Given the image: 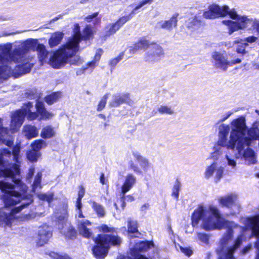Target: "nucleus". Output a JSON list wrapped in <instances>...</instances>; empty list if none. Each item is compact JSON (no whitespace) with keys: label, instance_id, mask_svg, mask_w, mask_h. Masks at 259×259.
I'll return each instance as SVG.
<instances>
[{"label":"nucleus","instance_id":"obj_1","mask_svg":"<svg viewBox=\"0 0 259 259\" xmlns=\"http://www.w3.org/2000/svg\"><path fill=\"white\" fill-rule=\"evenodd\" d=\"M200 222L201 228L207 231L221 229L223 225L227 229L220 240L217 253L218 259H234V252L246 238V227L222 220L219 208L212 204L200 205L194 210L192 216V226L197 227Z\"/></svg>","mask_w":259,"mask_h":259},{"label":"nucleus","instance_id":"obj_2","mask_svg":"<svg viewBox=\"0 0 259 259\" xmlns=\"http://www.w3.org/2000/svg\"><path fill=\"white\" fill-rule=\"evenodd\" d=\"M36 46V40L29 39L15 45L7 43L0 46V78L6 79L11 76L17 77L29 72L30 63L27 52Z\"/></svg>","mask_w":259,"mask_h":259},{"label":"nucleus","instance_id":"obj_3","mask_svg":"<svg viewBox=\"0 0 259 259\" xmlns=\"http://www.w3.org/2000/svg\"><path fill=\"white\" fill-rule=\"evenodd\" d=\"M73 33V36L68 39L66 44L54 52L51 56L50 64L54 68H62L67 63L79 65L83 62L80 57L75 55L78 50V44L81 38L78 24L74 25Z\"/></svg>","mask_w":259,"mask_h":259},{"label":"nucleus","instance_id":"obj_4","mask_svg":"<svg viewBox=\"0 0 259 259\" xmlns=\"http://www.w3.org/2000/svg\"><path fill=\"white\" fill-rule=\"evenodd\" d=\"M216 131L218 132V141L212 148V157L220 159L223 162L227 161L229 165H235V160L231 156L229 150L237 149L238 142L236 140H231V127L224 123H217Z\"/></svg>","mask_w":259,"mask_h":259},{"label":"nucleus","instance_id":"obj_5","mask_svg":"<svg viewBox=\"0 0 259 259\" xmlns=\"http://www.w3.org/2000/svg\"><path fill=\"white\" fill-rule=\"evenodd\" d=\"M39 113L40 115L39 120L47 119L52 118L53 114L46 110L42 102L37 100L34 107L30 102L24 104L21 109L16 110L11 116L10 130L12 133L18 131L24 120L26 116L27 119L33 120L38 117Z\"/></svg>","mask_w":259,"mask_h":259},{"label":"nucleus","instance_id":"obj_6","mask_svg":"<svg viewBox=\"0 0 259 259\" xmlns=\"http://www.w3.org/2000/svg\"><path fill=\"white\" fill-rule=\"evenodd\" d=\"M20 147L16 146L12 153L7 149H3L0 153V166L3 169H0V177L4 176L11 178H20L19 161Z\"/></svg>","mask_w":259,"mask_h":259},{"label":"nucleus","instance_id":"obj_7","mask_svg":"<svg viewBox=\"0 0 259 259\" xmlns=\"http://www.w3.org/2000/svg\"><path fill=\"white\" fill-rule=\"evenodd\" d=\"M100 230L104 232L112 233L113 234L99 235L95 239L96 245L92 249L93 252L96 257L99 258L106 255L110 245H119L121 242L120 238L114 234L113 228L103 225L100 227Z\"/></svg>","mask_w":259,"mask_h":259},{"label":"nucleus","instance_id":"obj_8","mask_svg":"<svg viewBox=\"0 0 259 259\" xmlns=\"http://www.w3.org/2000/svg\"><path fill=\"white\" fill-rule=\"evenodd\" d=\"M231 125V140L232 142L237 140V149L240 151L244 145L250 144V141L248 140L247 134H245L247 128L245 118L241 116L233 119Z\"/></svg>","mask_w":259,"mask_h":259},{"label":"nucleus","instance_id":"obj_9","mask_svg":"<svg viewBox=\"0 0 259 259\" xmlns=\"http://www.w3.org/2000/svg\"><path fill=\"white\" fill-rule=\"evenodd\" d=\"M210 158L213 160V162L206 167L204 172V177L206 179H209L213 177L214 181L218 182L223 177L226 166L230 167L233 169H236L237 162L235 161V165H231L228 161L223 162L220 159H215L212 157V152L210 154Z\"/></svg>","mask_w":259,"mask_h":259},{"label":"nucleus","instance_id":"obj_10","mask_svg":"<svg viewBox=\"0 0 259 259\" xmlns=\"http://www.w3.org/2000/svg\"><path fill=\"white\" fill-rule=\"evenodd\" d=\"M223 23L227 27L229 34L239 30H244L250 25H252L259 34V21L246 16L238 15L236 21L225 20L223 21Z\"/></svg>","mask_w":259,"mask_h":259},{"label":"nucleus","instance_id":"obj_11","mask_svg":"<svg viewBox=\"0 0 259 259\" xmlns=\"http://www.w3.org/2000/svg\"><path fill=\"white\" fill-rule=\"evenodd\" d=\"M56 217L58 220V229L60 233L66 238L73 239L75 236L76 232L70 223L67 221V206L60 212H57Z\"/></svg>","mask_w":259,"mask_h":259},{"label":"nucleus","instance_id":"obj_12","mask_svg":"<svg viewBox=\"0 0 259 259\" xmlns=\"http://www.w3.org/2000/svg\"><path fill=\"white\" fill-rule=\"evenodd\" d=\"M256 144V141H253L251 143L248 145H244L242 149L239 151L238 149H236L238 153L235 154V157L232 155V157L235 159H241L244 162L246 165H254L257 162V153L252 150L250 147L254 146Z\"/></svg>","mask_w":259,"mask_h":259},{"label":"nucleus","instance_id":"obj_13","mask_svg":"<svg viewBox=\"0 0 259 259\" xmlns=\"http://www.w3.org/2000/svg\"><path fill=\"white\" fill-rule=\"evenodd\" d=\"M132 154L140 167L133 161H131L129 162L130 168L137 174H146L151 167V163L149 160L137 151H133Z\"/></svg>","mask_w":259,"mask_h":259},{"label":"nucleus","instance_id":"obj_14","mask_svg":"<svg viewBox=\"0 0 259 259\" xmlns=\"http://www.w3.org/2000/svg\"><path fill=\"white\" fill-rule=\"evenodd\" d=\"M137 178L134 174L129 173L125 176L123 183L121 187V197L119 200L114 203V205L116 209L118 208V205H120L122 209L124 208L123 201L124 194L135 186Z\"/></svg>","mask_w":259,"mask_h":259},{"label":"nucleus","instance_id":"obj_15","mask_svg":"<svg viewBox=\"0 0 259 259\" xmlns=\"http://www.w3.org/2000/svg\"><path fill=\"white\" fill-rule=\"evenodd\" d=\"M242 223L246 227L247 232L251 231V236L257 238L255 243L257 252H259V214L250 218H244L241 219Z\"/></svg>","mask_w":259,"mask_h":259},{"label":"nucleus","instance_id":"obj_16","mask_svg":"<svg viewBox=\"0 0 259 259\" xmlns=\"http://www.w3.org/2000/svg\"><path fill=\"white\" fill-rule=\"evenodd\" d=\"M153 247V243L149 241H141L136 243L133 248L131 249V256L123 257L122 259H148L141 255V252L147 251Z\"/></svg>","mask_w":259,"mask_h":259},{"label":"nucleus","instance_id":"obj_17","mask_svg":"<svg viewBox=\"0 0 259 259\" xmlns=\"http://www.w3.org/2000/svg\"><path fill=\"white\" fill-rule=\"evenodd\" d=\"M212 57L214 61V64L215 67L224 71H226L228 67L240 63L241 62L240 59L229 61L223 54L217 52H215L212 54Z\"/></svg>","mask_w":259,"mask_h":259},{"label":"nucleus","instance_id":"obj_18","mask_svg":"<svg viewBox=\"0 0 259 259\" xmlns=\"http://www.w3.org/2000/svg\"><path fill=\"white\" fill-rule=\"evenodd\" d=\"M209 8L217 17H224L229 15L232 19L231 20L236 21L238 16V14L234 9L230 10L227 6L220 7L218 5L212 4L209 7Z\"/></svg>","mask_w":259,"mask_h":259},{"label":"nucleus","instance_id":"obj_19","mask_svg":"<svg viewBox=\"0 0 259 259\" xmlns=\"http://www.w3.org/2000/svg\"><path fill=\"white\" fill-rule=\"evenodd\" d=\"M238 196L235 194H230L219 199L221 205L231 208L233 213H239L240 211V204L238 202Z\"/></svg>","mask_w":259,"mask_h":259},{"label":"nucleus","instance_id":"obj_20","mask_svg":"<svg viewBox=\"0 0 259 259\" xmlns=\"http://www.w3.org/2000/svg\"><path fill=\"white\" fill-rule=\"evenodd\" d=\"M148 50L145 56V59L147 61L153 62L158 61L163 55V51L162 48L158 45H150L149 44Z\"/></svg>","mask_w":259,"mask_h":259},{"label":"nucleus","instance_id":"obj_21","mask_svg":"<svg viewBox=\"0 0 259 259\" xmlns=\"http://www.w3.org/2000/svg\"><path fill=\"white\" fill-rule=\"evenodd\" d=\"M76 218H77V229L79 234L84 238L91 237L92 232L88 228L91 226V223L88 220L84 219L83 216L81 218H79L77 211H76Z\"/></svg>","mask_w":259,"mask_h":259},{"label":"nucleus","instance_id":"obj_22","mask_svg":"<svg viewBox=\"0 0 259 259\" xmlns=\"http://www.w3.org/2000/svg\"><path fill=\"white\" fill-rule=\"evenodd\" d=\"M126 103L129 105H133L134 101L131 99L128 93L117 94L112 96V101L110 102V105L112 107H118L120 104Z\"/></svg>","mask_w":259,"mask_h":259},{"label":"nucleus","instance_id":"obj_23","mask_svg":"<svg viewBox=\"0 0 259 259\" xmlns=\"http://www.w3.org/2000/svg\"><path fill=\"white\" fill-rule=\"evenodd\" d=\"M52 229L48 226H44L39 228L37 244L41 246L46 244L52 237Z\"/></svg>","mask_w":259,"mask_h":259},{"label":"nucleus","instance_id":"obj_24","mask_svg":"<svg viewBox=\"0 0 259 259\" xmlns=\"http://www.w3.org/2000/svg\"><path fill=\"white\" fill-rule=\"evenodd\" d=\"M0 143L10 147L13 144V138L9 135L7 128L3 127L2 119L0 118Z\"/></svg>","mask_w":259,"mask_h":259},{"label":"nucleus","instance_id":"obj_25","mask_svg":"<svg viewBox=\"0 0 259 259\" xmlns=\"http://www.w3.org/2000/svg\"><path fill=\"white\" fill-rule=\"evenodd\" d=\"M178 13L175 14L171 18L166 21H161L157 23V27L161 28L171 30L173 27H176L178 22Z\"/></svg>","mask_w":259,"mask_h":259},{"label":"nucleus","instance_id":"obj_26","mask_svg":"<svg viewBox=\"0 0 259 259\" xmlns=\"http://www.w3.org/2000/svg\"><path fill=\"white\" fill-rule=\"evenodd\" d=\"M149 46V42L145 39L140 40L138 42L136 43L134 45L131 46L128 48V52L130 55L127 57H130L131 56L134 54L139 50L146 49Z\"/></svg>","mask_w":259,"mask_h":259},{"label":"nucleus","instance_id":"obj_27","mask_svg":"<svg viewBox=\"0 0 259 259\" xmlns=\"http://www.w3.org/2000/svg\"><path fill=\"white\" fill-rule=\"evenodd\" d=\"M78 188L79 191L78 193V198L77 199L75 205L76 208V211H77V213H78V217L81 218L83 217V214L81 210L82 207L81 199L84 196L85 193V189L82 186H79Z\"/></svg>","mask_w":259,"mask_h":259},{"label":"nucleus","instance_id":"obj_28","mask_svg":"<svg viewBox=\"0 0 259 259\" xmlns=\"http://www.w3.org/2000/svg\"><path fill=\"white\" fill-rule=\"evenodd\" d=\"M23 133L29 139L36 137L38 134V130L35 126L27 125L23 127Z\"/></svg>","mask_w":259,"mask_h":259},{"label":"nucleus","instance_id":"obj_29","mask_svg":"<svg viewBox=\"0 0 259 259\" xmlns=\"http://www.w3.org/2000/svg\"><path fill=\"white\" fill-rule=\"evenodd\" d=\"M63 33L60 32H57L53 33L49 40V44L51 48L54 47L60 44L63 38Z\"/></svg>","mask_w":259,"mask_h":259},{"label":"nucleus","instance_id":"obj_30","mask_svg":"<svg viewBox=\"0 0 259 259\" xmlns=\"http://www.w3.org/2000/svg\"><path fill=\"white\" fill-rule=\"evenodd\" d=\"M55 131L54 128L50 125H47L42 128L40 136L44 139H50L55 135Z\"/></svg>","mask_w":259,"mask_h":259},{"label":"nucleus","instance_id":"obj_31","mask_svg":"<svg viewBox=\"0 0 259 259\" xmlns=\"http://www.w3.org/2000/svg\"><path fill=\"white\" fill-rule=\"evenodd\" d=\"M37 51L38 52L39 60L42 64L46 61L48 56V52L46 49L45 46L42 44L38 45L37 46Z\"/></svg>","mask_w":259,"mask_h":259},{"label":"nucleus","instance_id":"obj_32","mask_svg":"<svg viewBox=\"0 0 259 259\" xmlns=\"http://www.w3.org/2000/svg\"><path fill=\"white\" fill-rule=\"evenodd\" d=\"M210 236L209 234L204 233H197L196 237V240L199 244H204L208 245L209 243Z\"/></svg>","mask_w":259,"mask_h":259},{"label":"nucleus","instance_id":"obj_33","mask_svg":"<svg viewBox=\"0 0 259 259\" xmlns=\"http://www.w3.org/2000/svg\"><path fill=\"white\" fill-rule=\"evenodd\" d=\"M91 203L92 208L98 217H103L105 215V211L102 205L95 201H91Z\"/></svg>","mask_w":259,"mask_h":259},{"label":"nucleus","instance_id":"obj_34","mask_svg":"<svg viewBox=\"0 0 259 259\" xmlns=\"http://www.w3.org/2000/svg\"><path fill=\"white\" fill-rule=\"evenodd\" d=\"M61 96L62 95L61 92H54L49 95L45 97V101L48 104H52L54 103L57 102L59 99L61 97Z\"/></svg>","mask_w":259,"mask_h":259},{"label":"nucleus","instance_id":"obj_35","mask_svg":"<svg viewBox=\"0 0 259 259\" xmlns=\"http://www.w3.org/2000/svg\"><path fill=\"white\" fill-rule=\"evenodd\" d=\"M119 29V26L116 23H110L107 25L104 31L106 33V36H110L114 34Z\"/></svg>","mask_w":259,"mask_h":259},{"label":"nucleus","instance_id":"obj_36","mask_svg":"<svg viewBox=\"0 0 259 259\" xmlns=\"http://www.w3.org/2000/svg\"><path fill=\"white\" fill-rule=\"evenodd\" d=\"M54 196V193L52 192H48L46 194L42 193L37 194V197L40 200L46 201L49 204L53 200Z\"/></svg>","mask_w":259,"mask_h":259},{"label":"nucleus","instance_id":"obj_37","mask_svg":"<svg viewBox=\"0 0 259 259\" xmlns=\"http://www.w3.org/2000/svg\"><path fill=\"white\" fill-rule=\"evenodd\" d=\"M42 174L41 172H39L37 174L35 177L34 181L32 185V191L35 192L36 190L38 188L40 189L41 186V180Z\"/></svg>","mask_w":259,"mask_h":259},{"label":"nucleus","instance_id":"obj_38","mask_svg":"<svg viewBox=\"0 0 259 259\" xmlns=\"http://www.w3.org/2000/svg\"><path fill=\"white\" fill-rule=\"evenodd\" d=\"M46 146V144L45 141L42 140H35L31 144L32 150L35 151L39 152V151L42 148Z\"/></svg>","mask_w":259,"mask_h":259},{"label":"nucleus","instance_id":"obj_39","mask_svg":"<svg viewBox=\"0 0 259 259\" xmlns=\"http://www.w3.org/2000/svg\"><path fill=\"white\" fill-rule=\"evenodd\" d=\"M135 8L131 12V14L127 16H124L120 18L115 23L119 26V28L125 24L127 21H128L132 17V15L135 14Z\"/></svg>","mask_w":259,"mask_h":259},{"label":"nucleus","instance_id":"obj_40","mask_svg":"<svg viewBox=\"0 0 259 259\" xmlns=\"http://www.w3.org/2000/svg\"><path fill=\"white\" fill-rule=\"evenodd\" d=\"M40 153L35 150L29 151L27 154L28 159L31 162H36L40 156Z\"/></svg>","mask_w":259,"mask_h":259},{"label":"nucleus","instance_id":"obj_41","mask_svg":"<svg viewBox=\"0 0 259 259\" xmlns=\"http://www.w3.org/2000/svg\"><path fill=\"white\" fill-rule=\"evenodd\" d=\"M158 111L161 114H172L174 113V110L170 106L166 105H160L157 109Z\"/></svg>","mask_w":259,"mask_h":259},{"label":"nucleus","instance_id":"obj_42","mask_svg":"<svg viewBox=\"0 0 259 259\" xmlns=\"http://www.w3.org/2000/svg\"><path fill=\"white\" fill-rule=\"evenodd\" d=\"M235 43L239 44L236 50L237 53L245 54L246 53L245 49L247 47V43H245L244 41H241V40L240 41H235Z\"/></svg>","mask_w":259,"mask_h":259},{"label":"nucleus","instance_id":"obj_43","mask_svg":"<svg viewBox=\"0 0 259 259\" xmlns=\"http://www.w3.org/2000/svg\"><path fill=\"white\" fill-rule=\"evenodd\" d=\"M200 25V22L197 19H196V17L193 19L192 21H191L190 19L187 22L188 27L192 29H197Z\"/></svg>","mask_w":259,"mask_h":259},{"label":"nucleus","instance_id":"obj_44","mask_svg":"<svg viewBox=\"0 0 259 259\" xmlns=\"http://www.w3.org/2000/svg\"><path fill=\"white\" fill-rule=\"evenodd\" d=\"M180 188V184L179 182H177L174 185L172 191V196L176 198L177 200L179 198Z\"/></svg>","mask_w":259,"mask_h":259},{"label":"nucleus","instance_id":"obj_45","mask_svg":"<svg viewBox=\"0 0 259 259\" xmlns=\"http://www.w3.org/2000/svg\"><path fill=\"white\" fill-rule=\"evenodd\" d=\"M128 231L129 233H134L138 232L137 224L135 221H128Z\"/></svg>","mask_w":259,"mask_h":259},{"label":"nucleus","instance_id":"obj_46","mask_svg":"<svg viewBox=\"0 0 259 259\" xmlns=\"http://www.w3.org/2000/svg\"><path fill=\"white\" fill-rule=\"evenodd\" d=\"M108 98V94H105L101 99V101H100L98 107H97V110L99 111H100L102 110L105 107V105L107 103V100Z\"/></svg>","mask_w":259,"mask_h":259},{"label":"nucleus","instance_id":"obj_47","mask_svg":"<svg viewBox=\"0 0 259 259\" xmlns=\"http://www.w3.org/2000/svg\"><path fill=\"white\" fill-rule=\"evenodd\" d=\"M93 30L91 26H87L83 31V37L85 39H90L93 35Z\"/></svg>","mask_w":259,"mask_h":259},{"label":"nucleus","instance_id":"obj_48","mask_svg":"<svg viewBox=\"0 0 259 259\" xmlns=\"http://www.w3.org/2000/svg\"><path fill=\"white\" fill-rule=\"evenodd\" d=\"M98 62L93 59V61L88 62L85 65V68L87 70H89L90 72H92L94 69L97 66Z\"/></svg>","mask_w":259,"mask_h":259},{"label":"nucleus","instance_id":"obj_49","mask_svg":"<svg viewBox=\"0 0 259 259\" xmlns=\"http://www.w3.org/2000/svg\"><path fill=\"white\" fill-rule=\"evenodd\" d=\"M123 55V53H122L119 56L111 60L110 62V64L111 66L113 67L116 66V64L122 59Z\"/></svg>","mask_w":259,"mask_h":259},{"label":"nucleus","instance_id":"obj_50","mask_svg":"<svg viewBox=\"0 0 259 259\" xmlns=\"http://www.w3.org/2000/svg\"><path fill=\"white\" fill-rule=\"evenodd\" d=\"M233 113V112L231 111L226 112L222 116L221 118L218 120L217 123H223V122L226 121Z\"/></svg>","mask_w":259,"mask_h":259},{"label":"nucleus","instance_id":"obj_51","mask_svg":"<svg viewBox=\"0 0 259 259\" xmlns=\"http://www.w3.org/2000/svg\"><path fill=\"white\" fill-rule=\"evenodd\" d=\"M257 38L254 36H250L247 37H246L244 40H241V41H244L245 43H247V47L249 45V44H252L256 41Z\"/></svg>","mask_w":259,"mask_h":259},{"label":"nucleus","instance_id":"obj_52","mask_svg":"<svg viewBox=\"0 0 259 259\" xmlns=\"http://www.w3.org/2000/svg\"><path fill=\"white\" fill-rule=\"evenodd\" d=\"M208 9H209V8H208ZM203 16L207 19H214L217 18L210 10H208V11L204 12Z\"/></svg>","mask_w":259,"mask_h":259},{"label":"nucleus","instance_id":"obj_53","mask_svg":"<svg viewBox=\"0 0 259 259\" xmlns=\"http://www.w3.org/2000/svg\"><path fill=\"white\" fill-rule=\"evenodd\" d=\"M181 251L188 256H190L192 254V250L189 247H183L180 246Z\"/></svg>","mask_w":259,"mask_h":259},{"label":"nucleus","instance_id":"obj_54","mask_svg":"<svg viewBox=\"0 0 259 259\" xmlns=\"http://www.w3.org/2000/svg\"><path fill=\"white\" fill-rule=\"evenodd\" d=\"M102 53H103V51L101 49L97 50L96 52V54L94 57V60H95V61L99 62Z\"/></svg>","mask_w":259,"mask_h":259},{"label":"nucleus","instance_id":"obj_55","mask_svg":"<svg viewBox=\"0 0 259 259\" xmlns=\"http://www.w3.org/2000/svg\"><path fill=\"white\" fill-rule=\"evenodd\" d=\"M252 248V245L251 244H249L245 246L242 250V253L243 254H246Z\"/></svg>","mask_w":259,"mask_h":259},{"label":"nucleus","instance_id":"obj_56","mask_svg":"<svg viewBox=\"0 0 259 259\" xmlns=\"http://www.w3.org/2000/svg\"><path fill=\"white\" fill-rule=\"evenodd\" d=\"M152 0H144L141 2L140 4L135 8V10H138L141 8L142 6L151 2Z\"/></svg>","mask_w":259,"mask_h":259},{"label":"nucleus","instance_id":"obj_57","mask_svg":"<svg viewBox=\"0 0 259 259\" xmlns=\"http://www.w3.org/2000/svg\"><path fill=\"white\" fill-rule=\"evenodd\" d=\"M87 71V69H85V67H83L81 68L78 69L76 70V73L77 75H81L83 74L85 71Z\"/></svg>","mask_w":259,"mask_h":259},{"label":"nucleus","instance_id":"obj_58","mask_svg":"<svg viewBox=\"0 0 259 259\" xmlns=\"http://www.w3.org/2000/svg\"><path fill=\"white\" fill-rule=\"evenodd\" d=\"M98 14V13H94V14H93L92 15L88 16L85 18V19L87 20V21L88 22H90L91 19H93V18L96 17L97 16Z\"/></svg>","mask_w":259,"mask_h":259},{"label":"nucleus","instance_id":"obj_59","mask_svg":"<svg viewBox=\"0 0 259 259\" xmlns=\"http://www.w3.org/2000/svg\"><path fill=\"white\" fill-rule=\"evenodd\" d=\"M125 200H126L127 201H132L134 200V197L131 195H127L126 197L124 196V197L123 198L124 203H125V202H124ZM124 204L125 205V204Z\"/></svg>","mask_w":259,"mask_h":259},{"label":"nucleus","instance_id":"obj_60","mask_svg":"<svg viewBox=\"0 0 259 259\" xmlns=\"http://www.w3.org/2000/svg\"><path fill=\"white\" fill-rule=\"evenodd\" d=\"M100 181L102 185L105 184L104 175L103 174H102L100 176Z\"/></svg>","mask_w":259,"mask_h":259},{"label":"nucleus","instance_id":"obj_61","mask_svg":"<svg viewBox=\"0 0 259 259\" xmlns=\"http://www.w3.org/2000/svg\"><path fill=\"white\" fill-rule=\"evenodd\" d=\"M62 15L60 14L58 16L55 17L52 19L51 21L54 22L62 18Z\"/></svg>","mask_w":259,"mask_h":259},{"label":"nucleus","instance_id":"obj_62","mask_svg":"<svg viewBox=\"0 0 259 259\" xmlns=\"http://www.w3.org/2000/svg\"><path fill=\"white\" fill-rule=\"evenodd\" d=\"M11 34V33H7L6 32H2V33H0V37L8 36Z\"/></svg>","mask_w":259,"mask_h":259},{"label":"nucleus","instance_id":"obj_63","mask_svg":"<svg viewBox=\"0 0 259 259\" xmlns=\"http://www.w3.org/2000/svg\"><path fill=\"white\" fill-rule=\"evenodd\" d=\"M30 218V216L28 215H25L23 218L20 219L21 221H24L26 220H28Z\"/></svg>","mask_w":259,"mask_h":259},{"label":"nucleus","instance_id":"obj_64","mask_svg":"<svg viewBox=\"0 0 259 259\" xmlns=\"http://www.w3.org/2000/svg\"><path fill=\"white\" fill-rule=\"evenodd\" d=\"M254 69H259V64H256V63H252Z\"/></svg>","mask_w":259,"mask_h":259}]
</instances>
